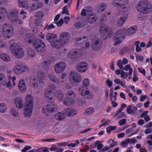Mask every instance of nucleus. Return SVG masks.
<instances>
[{
	"instance_id": "22",
	"label": "nucleus",
	"mask_w": 152,
	"mask_h": 152,
	"mask_svg": "<svg viewBox=\"0 0 152 152\" xmlns=\"http://www.w3.org/2000/svg\"><path fill=\"white\" fill-rule=\"evenodd\" d=\"M37 77L40 83L43 84L45 83V74L43 71H38L37 74Z\"/></svg>"
},
{
	"instance_id": "14",
	"label": "nucleus",
	"mask_w": 152,
	"mask_h": 152,
	"mask_svg": "<svg viewBox=\"0 0 152 152\" xmlns=\"http://www.w3.org/2000/svg\"><path fill=\"white\" fill-rule=\"evenodd\" d=\"M34 102V97L31 94H27L25 97V107H33Z\"/></svg>"
},
{
	"instance_id": "51",
	"label": "nucleus",
	"mask_w": 152,
	"mask_h": 152,
	"mask_svg": "<svg viewBox=\"0 0 152 152\" xmlns=\"http://www.w3.org/2000/svg\"><path fill=\"white\" fill-rule=\"evenodd\" d=\"M129 75V73L127 72L123 71H121V77L122 78L126 79L127 78Z\"/></svg>"
},
{
	"instance_id": "12",
	"label": "nucleus",
	"mask_w": 152,
	"mask_h": 152,
	"mask_svg": "<svg viewBox=\"0 0 152 152\" xmlns=\"http://www.w3.org/2000/svg\"><path fill=\"white\" fill-rule=\"evenodd\" d=\"M102 42L99 39L95 38L93 40L91 47L94 50L98 51L100 50L102 48Z\"/></svg>"
},
{
	"instance_id": "38",
	"label": "nucleus",
	"mask_w": 152,
	"mask_h": 152,
	"mask_svg": "<svg viewBox=\"0 0 152 152\" xmlns=\"http://www.w3.org/2000/svg\"><path fill=\"white\" fill-rule=\"evenodd\" d=\"M93 13L92 11L91 10H89L86 9H83L81 12V15L84 16L91 15L92 13Z\"/></svg>"
},
{
	"instance_id": "16",
	"label": "nucleus",
	"mask_w": 152,
	"mask_h": 152,
	"mask_svg": "<svg viewBox=\"0 0 152 152\" xmlns=\"http://www.w3.org/2000/svg\"><path fill=\"white\" fill-rule=\"evenodd\" d=\"M82 52L80 49H75L70 50L68 53V56L72 58H75L80 56Z\"/></svg>"
},
{
	"instance_id": "23",
	"label": "nucleus",
	"mask_w": 152,
	"mask_h": 152,
	"mask_svg": "<svg viewBox=\"0 0 152 152\" xmlns=\"http://www.w3.org/2000/svg\"><path fill=\"white\" fill-rule=\"evenodd\" d=\"M18 4L19 7L26 8L28 10L30 3L27 0H18Z\"/></svg>"
},
{
	"instance_id": "18",
	"label": "nucleus",
	"mask_w": 152,
	"mask_h": 152,
	"mask_svg": "<svg viewBox=\"0 0 152 152\" xmlns=\"http://www.w3.org/2000/svg\"><path fill=\"white\" fill-rule=\"evenodd\" d=\"M18 11L17 9H15L12 10L8 16L9 20L11 22L14 20L18 18Z\"/></svg>"
},
{
	"instance_id": "56",
	"label": "nucleus",
	"mask_w": 152,
	"mask_h": 152,
	"mask_svg": "<svg viewBox=\"0 0 152 152\" xmlns=\"http://www.w3.org/2000/svg\"><path fill=\"white\" fill-rule=\"evenodd\" d=\"M129 143L130 144L137 143V142L135 137L131 138H127Z\"/></svg>"
},
{
	"instance_id": "45",
	"label": "nucleus",
	"mask_w": 152,
	"mask_h": 152,
	"mask_svg": "<svg viewBox=\"0 0 152 152\" xmlns=\"http://www.w3.org/2000/svg\"><path fill=\"white\" fill-rule=\"evenodd\" d=\"M71 100V98L66 97L65 98L64 100V104L67 106H70L72 105L75 102H71L70 101Z\"/></svg>"
},
{
	"instance_id": "58",
	"label": "nucleus",
	"mask_w": 152,
	"mask_h": 152,
	"mask_svg": "<svg viewBox=\"0 0 152 152\" xmlns=\"http://www.w3.org/2000/svg\"><path fill=\"white\" fill-rule=\"evenodd\" d=\"M25 37L26 40L28 41V43H31L32 42L33 39L30 35L28 34H26L25 36Z\"/></svg>"
},
{
	"instance_id": "13",
	"label": "nucleus",
	"mask_w": 152,
	"mask_h": 152,
	"mask_svg": "<svg viewBox=\"0 0 152 152\" xmlns=\"http://www.w3.org/2000/svg\"><path fill=\"white\" fill-rule=\"evenodd\" d=\"M76 69L80 73L86 72L88 69V64L84 62H81L77 64Z\"/></svg>"
},
{
	"instance_id": "55",
	"label": "nucleus",
	"mask_w": 152,
	"mask_h": 152,
	"mask_svg": "<svg viewBox=\"0 0 152 152\" xmlns=\"http://www.w3.org/2000/svg\"><path fill=\"white\" fill-rule=\"evenodd\" d=\"M111 141H112V142H111L110 145V146L111 148L117 145H118V143L114 141L113 140H112V139L109 140L108 141V143H110Z\"/></svg>"
},
{
	"instance_id": "32",
	"label": "nucleus",
	"mask_w": 152,
	"mask_h": 152,
	"mask_svg": "<svg viewBox=\"0 0 152 152\" xmlns=\"http://www.w3.org/2000/svg\"><path fill=\"white\" fill-rule=\"evenodd\" d=\"M137 110V107L133 105H130L127 107L126 111L128 113L131 114L136 112Z\"/></svg>"
},
{
	"instance_id": "29",
	"label": "nucleus",
	"mask_w": 152,
	"mask_h": 152,
	"mask_svg": "<svg viewBox=\"0 0 152 152\" xmlns=\"http://www.w3.org/2000/svg\"><path fill=\"white\" fill-rule=\"evenodd\" d=\"M93 15V13H92L91 15H90L87 18H86L84 20V22H85L86 24L88 22L92 24L96 21L97 19Z\"/></svg>"
},
{
	"instance_id": "26",
	"label": "nucleus",
	"mask_w": 152,
	"mask_h": 152,
	"mask_svg": "<svg viewBox=\"0 0 152 152\" xmlns=\"http://www.w3.org/2000/svg\"><path fill=\"white\" fill-rule=\"evenodd\" d=\"M77 111L75 109L72 108H67L64 110V113L66 116H72L76 114Z\"/></svg>"
},
{
	"instance_id": "3",
	"label": "nucleus",
	"mask_w": 152,
	"mask_h": 152,
	"mask_svg": "<svg viewBox=\"0 0 152 152\" xmlns=\"http://www.w3.org/2000/svg\"><path fill=\"white\" fill-rule=\"evenodd\" d=\"M129 3V0H113L111 4L114 7H120L121 8L119 10L118 13L122 14L127 11L128 8L127 5Z\"/></svg>"
},
{
	"instance_id": "39",
	"label": "nucleus",
	"mask_w": 152,
	"mask_h": 152,
	"mask_svg": "<svg viewBox=\"0 0 152 152\" xmlns=\"http://www.w3.org/2000/svg\"><path fill=\"white\" fill-rule=\"evenodd\" d=\"M7 81L5 76L3 74H1V84L4 86H6Z\"/></svg>"
},
{
	"instance_id": "59",
	"label": "nucleus",
	"mask_w": 152,
	"mask_h": 152,
	"mask_svg": "<svg viewBox=\"0 0 152 152\" xmlns=\"http://www.w3.org/2000/svg\"><path fill=\"white\" fill-rule=\"evenodd\" d=\"M129 143V142L127 139L121 143V145L123 148L126 147L128 146Z\"/></svg>"
},
{
	"instance_id": "9",
	"label": "nucleus",
	"mask_w": 152,
	"mask_h": 152,
	"mask_svg": "<svg viewBox=\"0 0 152 152\" xmlns=\"http://www.w3.org/2000/svg\"><path fill=\"white\" fill-rule=\"evenodd\" d=\"M70 36L68 32H64L61 33L59 37V45L60 48L68 43L69 41Z\"/></svg>"
},
{
	"instance_id": "61",
	"label": "nucleus",
	"mask_w": 152,
	"mask_h": 152,
	"mask_svg": "<svg viewBox=\"0 0 152 152\" xmlns=\"http://www.w3.org/2000/svg\"><path fill=\"white\" fill-rule=\"evenodd\" d=\"M54 23L56 24L57 26L60 27L64 23V20L63 18H62L58 21L54 22Z\"/></svg>"
},
{
	"instance_id": "8",
	"label": "nucleus",
	"mask_w": 152,
	"mask_h": 152,
	"mask_svg": "<svg viewBox=\"0 0 152 152\" xmlns=\"http://www.w3.org/2000/svg\"><path fill=\"white\" fill-rule=\"evenodd\" d=\"M69 80L72 85L76 86L82 81V77L81 76L76 72L72 71L70 74Z\"/></svg>"
},
{
	"instance_id": "54",
	"label": "nucleus",
	"mask_w": 152,
	"mask_h": 152,
	"mask_svg": "<svg viewBox=\"0 0 152 152\" xmlns=\"http://www.w3.org/2000/svg\"><path fill=\"white\" fill-rule=\"evenodd\" d=\"M48 63L47 61H45L43 62L41 65V67H42L45 70H47L48 69Z\"/></svg>"
},
{
	"instance_id": "20",
	"label": "nucleus",
	"mask_w": 152,
	"mask_h": 152,
	"mask_svg": "<svg viewBox=\"0 0 152 152\" xmlns=\"http://www.w3.org/2000/svg\"><path fill=\"white\" fill-rule=\"evenodd\" d=\"M48 77L50 80L56 83L58 85L61 86L64 83V81H62L61 79H58L53 74H49Z\"/></svg>"
},
{
	"instance_id": "41",
	"label": "nucleus",
	"mask_w": 152,
	"mask_h": 152,
	"mask_svg": "<svg viewBox=\"0 0 152 152\" xmlns=\"http://www.w3.org/2000/svg\"><path fill=\"white\" fill-rule=\"evenodd\" d=\"M123 69L126 71L129 70V75H131L132 74L133 69L131 67V65L129 64L126 65Z\"/></svg>"
},
{
	"instance_id": "27",
	"label": "nucleus",
	"mask_w": 152,
	"mask_h": 152,
	"mask_svg": "<svg viewBox=\"0 0 152 152\" xmlns=\"http://www.w3.org/2000/svg\"><path fill=\"white\" fill-rule=\"evenodd\" d=\"M43 5V4L41 2H36L33 4L31 6L29 7L28 10H36L41 8Z\"/></svg>"
},
{
	"instance_id": "48",
	"label": "nucleus",
	"mask_w": 152,
	"mask_h": 152,
	"mask_svg": "<svg viewBox=\"0 0 152 152\" xmlns=\"http://www.w3.org/2000/svg\"><path fill=\"white\" fill-rule=\"evenodd\" d=\"M28 55L31 57H33L35 56V53L34 50L31 48H29L27 50Z\"/></svg>"
},
{
	"instance_id": "5",
	"label": "nucleus",
	"mask_w": 152,
	"mask_h": 152,
	"mask_svg": "<svg viewBox=\"0 0 152 152\" xmlns=\"http://www.w3.org/2000/svg\"><path fill=\"white\" fill-rule=\"evenodd\" d=\"M13 68L14 72L17 75H21L28 70V67L20 61H16Z\"/></svg>"
},
{
	"instance_id": "17",
	"label": "nucleus",
	"mask_w": 152,
	"mask_h": 152,
	"mask_svg": "<svg viewBox=\"0 0 152 152\" xmlns=\"http://www.w3.org/2000/svg\"><path fill=\"white\" fill-rule=\"evenodd\" d=\"M66 66V64L64 62L59 63L55 65V70L57 73H60L62 72Z\"/></svg>"
},
{
	"instance_id": "52",
	"label": "nucleus",
	"mask_w": 152,
	"mask_h": 152,
	"mask_svg": "<svg viewBox=\"0 0 152 152\" xmlns=\"http://www.w3.org/2000/svg\"><path fill=\"white\" fill-rule=\"evenodd\" d=\"M10 113L12 115L15 116H17L18 115V112L15 108H12L10 111Z\"/></svg>"
},
{
	"instance_id": "49",
	"label": "nucleus",
	"mask_w": 152,
	"mask_h": 152,
	"mask_svg": "<svg viewBox=\"0 0 152 152\" xmlns=\"http://www.w3.org/2000/svg\"><path fill=\"white\" fill-rule=\"evenodd\" d=\"M12 23L15 24H21L23 23V22L21 19L16 18L15 20H14L11 22Z\"/></svg>"
},
{
	"instance_id": "19",
	"label": "nucleus",
	"mask_w": 152,
	"mask_h": 152,
	"mask_svg": "<svg viewBox=\"0 0 152 152\" xmlns=\"http://www.w3.org/2000/svg\"><path fill=\"white\" fill-rule=\"evenodd\" d=\"M18 88L20 91L22 93H24L27 90L26 85L24 80L20 79L18 83Z\"/></svg>"
},
{
	"instance_id": "44",
	"label": "nucleus",
	"mask_w": 152,
	"mask_h": 152,
	"mask_svg": "<svg viewBox=\"0 0 152 152\" xmlns=\"http://www.w3.org/2000/svg\"><path fill=\"white\" fill-rule=\"evenodd\" d=\"M7 14V10L5 8H1V19L6 16Z\"/></svg>"
},
{
	"instance_id": "31",
	"label": "nucleus",
	"mask_w": 152,
	"mask_h": 152,
	"mask_svg": "<svg viewBox=\"0 0 152 152\" xmlns=\"http://www.w3.org/2000/svg\"><path fill=\"white\" fill-rule=\"evenodd\" d=\"M66 117L64 113L60 112H58L55 115V118L57 120L61 121L64 120Z\"/></svg>"
},
{
	"instance_id": "42",
	"label": "nucleus",
	"mask_w": 152,
	"mask_h": 152,
	"mask_svg": "<svg viewBox=\"0 0 152 152\" xmlns=\"http://www.w3.org/2000/svg\"><path fill=\"white\" fill-rule=\"evenodd\" d=\"M84 96L86 97L87 99H91L93 98L94 97V95L92 92L89 90L85 95V96Z\"/></svg>"
},
{
	"instance_id": "30",
	"label": "nucleus",
	"mask_w": 152,
	"mask_h": 152,
	"mask_svg": "<svg viewBox=\"0 0 152 152\" xmlns=\"http://www.w3.org/2000/svg\"><path fill=\"white\" fill-rule=\"evenodd\" d=\"M67 97H66L71 98V102H75V99L76 97L75 93L73 91H69L66 94Z\"/></svg>"
},
{
	"instance_id": "33",
	"label": "nucleus",
	"mask_w": 152,
	"mask_h": 152,
	"mask_svg": "<svg viewBox=\"0 0 152 152\" xmlns=\"http://www.w3.org/2000/svg\"><path fill=\"white\" fill-rule=\"evenodd\" d=\"M137 29V28L136 26H133L129 28L127 31H126L127 34L130 36L133 35L134 34Z\"/></svg>"
},
{
	"instance_id": "4",
	"label": "nucleus",
	"mask_w": 152,
	"mask_h": 152,
	"mask_svg": "<svg viewBox=\"0 0 152 152\" xmlns=\"http://www.w3.org/2000/svg\"><path fill=\"white\" fill-rule=\"evenodd\" d=\"M126 29L124 28L117 31L114 34L113 40L114 45L116 46L120 44L125 38Z\"/></svg>"
},
{
	"instance_id": "7",
	"label": "nucleus",
	"mask_w": 152,
	"mask_h": 152,
	"mask_svg": "<svg viewBox=\"0 0 152 152\" xmlns=\"http://www.w3.org/2000/svg\"><path fill=\"white\" fill-rule=\"evenodd\" d=\"M2 32L4 37L6 38H10L14 33L12 26L8 23L3 24L2 27Z\"/></svg>"
},
{
	"instance_id": "24",
	"label": "nucleus",
	"mask_w": 152,
	"mask_h": 152,
	"mask_svg": "<svg viewBox=\"0 0 152 152\" xmlns=\"http://www.w3.org/2000/svg\"><path fill=\"white\" fill-rule=\"evenodd\" d=\"M14 103L17 107L18 109L22 108L23 106V101L20 97H18L15 99Z\"/></svg>"
},
{
	"instance_id": "28",
	"label": "nucleus",
	"mask_w": 152,
	"mask_h": 152,
	"mask_svg": "<svg viewBox=\"0 0 152 152\" xmlns=\"http://www.w3.org/2000/svg\"><path fill=\"white\" fill-rule=\"evenodd\" d=\"M88 90V89L86 87L81 86L79 87L78 92L82 96H84Z\"/></svg>"
},
{
	"instance_id": "10",
	"label": "nucleus",
	"mask_w": 152,
	"mask_h": 152,
	"mask_svg": "<svg viewBox=\"0 0 152 152\" xmlns=\"http://www.w3.org/2000/svg\"><path fill=\"white\" fill-rule=\"evenodd\" d=\"M33 46L37 52H44L45 50V45L44 42L41 39H37L33 42Z\"/></svg>"
},
{
	"instance_id": "57",
	"label": "nucleus",
	"mask_w": 152,
	"mask_h": 152,
	"mask_svg": "<svg viewBox=\"0 0 152 152\" xmlns=\"http://www.w3.org/2000/svg\"><path fill=\"white\" fill-rule=\"evenodd\" d=\"M86 25L85 22H84V20L83 21V24H82L80 23H77L75 24V26L77 28H80L83 27Z\"/></svg>"
},
{
	"instance_id": "47",
	"label": "nucleus",
	"mask_w": 152,
	"mask_h": 152,
	"mask_svg": "<svg viewBox=\"0 0 152 152\" xmlns=\"http://www.w3.org/2000/svg\"><path fill=\"white\" fill-rule=\"evenodd\" d=\"M107 7V4L105 3H101L99 7L98 11L101 12L105 10Z\"/></svg>"
},
{
	"instance_id": "2",
	"label": "nucleus",
	"mask_w": 152,
	"mask_h": 152,
	"mask_svg": "<svg viewBox=\"0 0 152 152\" xmlns=\"http://www.w3.org/2000/svg\"><path fill=\"white\" fill-rule=\"evenodd\" d=\"M10 49L12 55L16 58H22L24 55V52L23 49L16 43H11Z\"/></svg>"
},
{
	"instance_id": "50",
	"label": "nucleus",
	"mask_w": 152,
	"mask_h": 152,
	"mask_svg": "<svg viewBox=\"0 0 152 152\" xmlns=\"http://www.w3.org/2000/svg\"><path fill=\"white\" fill-rule=\"evenodd\" d=\"M7 110V107L6 104L4 103H1V112L4 113Z\"/></svg>"
},
{
	"instance_id": "11",
	"label": "nucleus",
	"mask_w": 152,
	"mask_h": 152,
	"mask_svg": "<svg viewBox=\"0 0 152 152\" xmlns=\"http://www.w3.org/2000/svg\"><path fill=\"white\" fill-rule=\"evenodd\" d=\"M57 107L56 105L51 104L44 107L42 110V112L46 115L53 111L57 110Z\"/></svg>"
},
{
	"instance_id": "63",
	"label": "nucleus",
	"mask_w": 152,
	"mask_h": 152,
	"mask_svg": "<svg viewBox=\"0 0 152 152\" xmlns=\"http://www.w3.org/2000/svg\"><path fill=\"white\" fill-rule=\"evenodd\" d=\"M44 15V14L42 12L38 11L36 13V16L39 18H42Z\"/></svg>"
},
{
	"instance_id": "53",
	"label": "nucleus",
	"mask_w": 152,
	"mask_h": 152,
	"mask_svg": "<svg viewBox=\"0 0 152 152\" xmlns=\"http://www.w3.org/2000/svg\"><path fill=\"white\" fill-rule=\"evenodd\" d=\"M82 84L83 86L87 87L88 86L90 85V82L89 79L88 78H85L84 79L83 82Z\"/></svg>"
},
{
	"instance_id": "46",
	"label": "nucleus",
	"mask_w": 152,
	"mask_h": 152,
	"mask_svg": "<svg viewBox=\"0 0 152 152\" xmlns=\"http://www.w3.org/2000/svg\"><path fill=\"white\" fill-rule=\"evenodd\" d=\"M95 146L99 150H101L103 145L101 141H96L95 144Z\"/></svg>"
},
{
	"instance_id": "64",
	"label": "nucleus",
	"mask_w": 152,
	"mask_h": 152,
	"mask_svg": "<svg viewBox=\"0 0 152 152\" xmlns=\"http://www.w3.org/2000/svg\"><path fill=\"white\" fill-rule=\"evenodd\" d=\"M48 148L45 147H42L37 150V152H45L47 151Z\"/></svg>"
},
{
	"instance_id": "34",
	"label": "nucleus",
	"mask_w": 152,
	"mask_h": 152,
	"mask_svg": "<svg viewBox=\"0 0 152 152\" xmlns=\"http://www.w3.org/2000/svg\"><path fill=\"white\" fill-rule=\"evenodd\" d=\"M31 86L34 88H37L38 86V81L36 77L32 78L30 81Z\"/></svg>"
},
{
	"instance_id": "1",
	"label": "nucleus",
	"mask_w": 152,
	"mask_h": 152,
	"mask_svg": "<svg viewBox=\"0 0 152 152\" xmlns=\"http://www.w3.org/2000/svg\"><path fill=\"white\" fill-rule=\"evenodd\" d=\"M137 11L143 14H148L152 11V4L149 1L144 0L139 2L137 6Z\"/></svg>"
},
{
	"instance_id": "60",
	"label": "nucleus",
	"mask_w": 152,
	"mask_h": 152,
	"mask_svg": "<svg viewBox=\"0 0 152 152\" xmlns=\"http://www.w3.org/2000/svg\"><path fill=\"white\" fill-rule=\"evenodd\" d=\"M56 88V86L54 85L53 84L49 86L48 88V89L47 90L51 91V93H53V91L55 90Z\"/></svg>"
},
{
	"instance_id": "6",
	"label": "nucleus",
	"mask_w": 152,
	"mask_h": 152,
	"mask_svg": "<svg viewBox=\"0 0 152 152\" xmlns=\"http://www.w3.org/2000/svg\"><path fill=\"white\" fill-rule=\"evenodd\" d=\"M46 39L50 42L52 48L58 49L60 48L57 35L54 34L48 33L46 35Z\"/></svg>"
},
{
	"instance_id": "43",
	"label": "nucleus",
	"mask_w": 152,
	"mask_h": 152,
	"mask_svg": "<svg viewBox=\"0 0 152 152\" xmlns=\"http://www.w3.org/2000/svg\"><path fill=\"white\" fill-rule=\"evenodd\" d=\"M94 109L92 107H90L86 110L84 112V114L86 115H89L94 113Z\"/></svg>"
},
{
	"instance_id": "40",
	"label": "nucleus",
	"mask_w": 152,
	"mask_h": 152,
	"mask_svg": "<svg viewBox=\"0 0 152 152\" xmlns=\"http://www.w3.org/2000/svg\"><path fill=\"white\" fill-rule=\"evenodd\" d=\"M1 58L5 61H8L10 60L9 56L5 53L1 54Z\"/></svg>"
},
{
	"instance_id": "35",
	"label": "nucleus",
	"mask_w": 152,
	"mask_h": 152,
	"mask_svg": "<svg viewBox=\"0 0 152 152\" xmlns=\"http://www.w3.org/2000/svg\"><path fill=\"white\" fill-rule=\"evenodd\" d=\"M54 94L59 101H61L63 100L64 95L62 91L60 90H57L54 93Z\"/></svg>"
},
{
	"instance_id": "25",
	"label": "nucleus",
	"mask_w": 152,
	"mask_h": 152,
	"mask_svg": "<svg viewBox=\"0 0 152 152\" xmlns=\"http://www.w3.org/2000/svg\"><path fill=\"white\" fill-rule=\"evenodd\" d=\"M128 15L127 14H125L121 16L117 21V24L119 26H121L123 25L125 21L128 19Z\"/></svg>"
},
{
	"instance_id": "62",
	"label": "nucleus",
	"mask_w": 152,
	"mask_h": 152,
	"mask_svg": "<svg viewBox=\"0 0 152 152\" xmlns=\"http://www.w3.org/2000/svg\"><path fill=\"white\" fill-rule=\"evenodd\" d=\"M123 64V62L120 59L118 61L117 63V65L121 69H122L124 68Z\"/></svg>"
},
{
	"instance_id": "36",
	"label": "nucleus",
	"mask_w": 152,
	"mask_h": 152,
	"mask_svg": "<svg viewBox=\"0 0 152 152\" xmlns=\"http://www.w3.org/2000/svg\"><path fill=\"white\" fill-rule=\"evenodd\" d=\"M51 91L48 90H46L45 92V96L46 99L48 100H51L53 99Z\"/></svg>"
},
{
	"instance_id": "21",
	"label": "nucleus",
	"mask_w": 152,
	"mask_h": 152,
	"mask_svg": "<svg viewBox=\"0 0 152 152\" xmlns=\"http://www.w3.org/2000/svg\"><path fill=\"white\" fill-rule=\"evenodd\" d=\"M24 110L23 114L24 116L26 118L31 117L33 110V107H25Z\"/></svg>"
},
{
	"instance_id": "37",
	"label": "nucleus",
	"mask_w": 152,
	"mask_h": 152,
	"mask_svg": "<svg viewBox=\"0 0 152 152\" xmlns=\"http://www.w3.org/2000/svg\"><path fill=\"white\" fill-rule=\"evenodd\" d=\"M114 82L115 84H120L121 86L124 88H126L127 87L126 86L125 84L126 83L125 81H122L120 79H116L114 80Z\"/></svg>"
},
{
	"instance_id": "15",
	"label": "nucleus",
	"mask_w": 152,
	"mask_h": 152,
	"mask_svg": "<svg viewBox=\"0 0 152 152\" xmlns=\"http://www.w3.org/2000/svg\"><path fill=\"white\" fill-rule=\"evenodd\" d=\"M99 30L101 33L104 35H108L109 37L113 34L112 30L106 25H102L100 26Z\"/></svg>"
}]
</instances>
